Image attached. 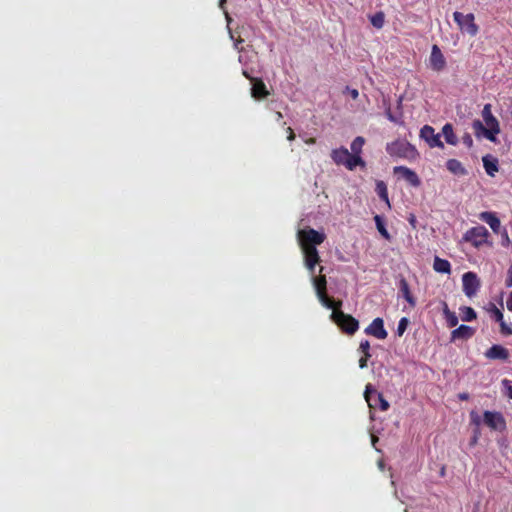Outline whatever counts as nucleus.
Here are the masks:
<instances>
[{
  "label": "nucleus",
  "instance_id": "f257e3e1",
  "mask_svg": "<svg viewBox=\"0 0 512 512\" xmlns=\"http://www.w3.org/2000/svg\"><path fill=\"white\" fill-rule=\"evenodd\" d=\"M482 117L487 128L480 120L473 121V129L476 135L483 134L488 140L495 142L496 135L500 133L499 122L492 114L491 104H485L482 110Z\"/></svg>",
  "mask_w": 512,
  "mask_h": 512
},
{
  "label": "nucleus",
  "instance_id": "f03ea898",
  "mask_svg": "<svg viewBox=\"0 0 512 512\" xmlns=\"http://www.w3.org/2000/svg\"><path fill=\"white\" fill-rule=\"evenodd\" d=\"M323 267L319 268V273L323 272ZM312 283L316 291V295L323 306L328 309L340 308L342 305L341 301H334L327 295V280L326 276L320 274L319 276L311 275Z\"/></svg>",
  "mask_w": 512,
  "mask_h": 512
},
{
  "label": "nucleus",
  "instance_id": "7ed1b4c3",
  "mask_svg": "<svg viewBox=\"0 0 512 512\" xmlns=\"http://www.w3.org/2000/svg\"><path fill=\"white\" fill-rule=\"evenodd\" d=\"M386 151L391 157L407 159L413 161L419 157V153L414 145L405 140H395L386 145Z\"/></svg>",
  "mask_w": 512,
  "mask_h": 512
},
{
  "label": "nucleus",
  "instance_id": "20e7f679",
  "mask_svg": "<svg viewBox=\"0 0 512 512\" xmlns=\"http://www.w3.org/2000/svg\"><path fill=\"white\" fill-rule=\"evenodd\" d=\"M331 159L337 165H344L348 170L353 171L357 166H366L362 157L351 156V153L344 146L331 151Z\"/></svg>",
  "mask_w": 512,
  "mask_h": 512
},
{
  "label": "nucleus",
  "instance_id": "39448f33",
  "mask_svg": "<svg viewBox=\"0 0 512 512\" xmlns=\"http://www.w3.org/2000/svg\"><path fill=\"white\" fill-rule=\"evenodd\" d=\"M490 233L487 228L483 225H477L468 229L463 234V241L470 243L475 248H480L483 245L491 246L492 243L489 242Z\"/></svg>",
  "mask_w": 512,
  "mask_h": 512
},
{
  "label": "nucleus",
  "instance_id": "423d86ee",
  "mask_svg": "<svg viewBox=\"0 0 512 512\" xmlns=\"http://www.w3.org/2000/svg\"><path fill=\"white\" fill-rule=\"evenodd\" d=\"M332 318L341 330L348 335H353L359 328L358 320L339 310V308L333 309Z\"/></svg>",
  "mask_w": 512,
  "mask_h": 512
},
{
  "label": "nucleus",
  "instance_id": "0eeeda50",
  "mask_svg": "<svg viewBox=\"0 0 512 512\" xmlns=\"http://www.w3.org/2000/svg\"><path fill=\"white\" fill-rule=\"evenodd\" d=\"M453 19L462 32H465L472 37L477 35L479 27L475 23L474 14L468 13L464 15L463 13L456 11L453 13Z\"/></svg>",
  "mask_w": 512,
  "mask_h": 512
},
{
  "label": "nucleus",
  "instance_id": "6e6552de",
  "mask_svg": "<svg viewBox=\"0 0 512 512\" xmlns=\"http://www.w3.org/2000/svg\"><path fill=\"white\" fill-rule=\"evenodd\" d=\"M364 398L370 409L379 408L381 411H387L390 407L382 393H378L371 384L366 385Z\"/></svg>",
  "mask_w": 512,
  "mask_h": 512
},
{
  "label": "nucleus",
  "instance_id": "1a4fd4ad",
  "mask_svg": "<svg viewBox=\"0 0 512 512\" xmlns=\"http://www.w3.org/2000/svg\"><path fill=\"white\" fill-rule=\"evenodd\" d=\"M298 238L301 248L307 246L316 247L324 242L326 236L322 232H318L313 228L303 229L298 232Z\"/></svg>",
  "mask_w": 512,
  "mask_h": 512
},
{
  "label": "nucleus",
  "instance_id": "9d476101",
  "mask_svg": "<svg viewBox=\"0 0 512 512\" xmlns=\"http://www.w3.org/2000/svg\"><path fill=\"white\" fill-rule=\"evenodd\" d=\"M462 285L464 294L471 298L477 294L480 288V280L476 273L469 271L463 274Z\"/></svg>",
  "mask_w": 512,
  "mask_h": 512
},
{
  "label": "nucleus",
  "instance_id": "9b49d317",
  "mask_svg": "<svg viewBox=\"0 0 512 512\" xmlns=\"http://www.w3.org/2000/svg\"><path fill=\"white\" fill-rule=\"evenodd\" d=\"M420 138L423 139L430 148H444V144L440 139V134H436L430 125H424L420 130Z\"/></svg>",
  "mask_w": 512,
  "mask_h": 512
},
{
  "label": "nucleus",
  "instance_id": "f8f14e48",
  "mask_svg": "<svg viewBox=\"0 0 512 512\" xmlns=\"http://www.w3.org/2000/svg\"><path fill=\"white\" fill-rule=\"evenodd\" d=\"M304 254V263L306 268L308 269L310 275L315 274L316 265L320 262V256L316 247L307 246L301 248Z\"/></svg>",
  "mask_w": 512,
  "mask_h": 512
},
{
  "label": "nucleus",
  "instance_id": "ddd939ff",
  "mask_svg": "<svg viewBox=\"0 0 512 512\" xmlns=\"http://www.w3.org/2000/svg\"><path fill=\"white\" fill-rule=\"evenodd\" d=\"M487 311L490 313L491 318L499 323L500 332L502 335H512V324H507L504 321L503 312L499 308H497L495 304L490 303Z\"/></svg>",
  "mask_w": 512,
  "mask_h": 512
},
{
  "label": "nucleus",
  "instance_id": "4468645a",
  "mask_svg": "<svg viewBox=\"0 0 512 512\" xmlns=\"http://www.w3.org/2000/svg\"><path fill=\"white\" fill-rule=\"evenodd\" d=\"M243 75L252 82L251 95L255 99H264L269 95V91L262 79L251 77L247 71Z\"/></svg>",
  "mask_w": 512,
  "mask_h": 512
},
{
  "label": "nucleus",
  "instance_id": "2eb2a0df",
  "mask_svg": "<svg viewBox=\"0 0 512 512\" xmlns=\"http://www.w3.org/2000/svg\"><path fill=\"white\" fill-rule=\"evenodd\" d=\"M429 65L430 68L435 72H440L446 67V59L436 44L432 46L431 54L429 57Z\"/></svg>",
  "mask_w": 512,
  "mask_h": 512
},
{
  "label": "nucleus",
  "instance_id": "dca6fc26",
  "mask_svg": "<svg viewBox=\"0 0 512 512\" xmlns=\"http://www.w3.org/2000/svg\"><path fill=\"white\" fill-rule=\"evenodd\" d=\"M364 332L367 335L374 336L380 340L386 339L388 336V333L384 328V321L380 317L375 318L371 324L365 328Z\"/></svg>",
  "mask_w": 512,
  "mask_h": 512
},
{
  "label": "nucleus",
  "instance_id": "f3484780",
  "mask_svg": "<svg viewBox=\"0 0 512 512\" xmlns=\"http://www.w3.org/2000/svg\"><path fill=\"white\" fill-rule=\"evenodd\" d=\"M483 421L485 425L493 430H502L505 428V420L498 412L485 411Z\"/></svg>",
  "mask_w": 512,
  "mask_h": 512
},
{
  "label": "nucleus",
  "instance_id": "a211bd4d",
  "mask_svg": "<svg viewBox=\"0 0 512 512\" xmlns=\"http://www.w3.org/2000/svg\"><path fill=\"white\" fill-rule=\"evenodd\" d=\"M393 172L396 175H400L413 187H418L421 184L420 178L416 172L406 166H396L393 168Z\"/></svg>",
  "mask_w": 512,
  "mask_h": 512
},
{
  "label": "nucleus",
  "instance_id": "6ab92c4d",
  "mask_svg": "<svg viewBox=\"0 0 512 512\" xmlns=\"http://www.w3.org/2000/svg\"><path fill=\"white\" fill-rule=\"evenodd\" d=\"M485 356L488 359L505 361L509 358V351L501 345L494 344L485 352Z\"/></svg>",
  "mask_w": 512,
  "mask_h": 512
},
{
  "label": "nucleus",
  "instance_id": "aec40b11",
  "mask_svg": "<svg viewBox=\"0 0 512 512\" xmlns=\"http://www.w3.org/2000/svg\"><path fill=\"white\" fill-rule=\"evenodd\" d=\"M398 289L402 297L408 302L409 306L414 308L416 306V298L411 293L407 280L402 276L398 281Z\"/></svg>",
  "mask_w": 512,
  "mask_h": 512
},
{
  "label": "nucleus",
  "instance_id": "412c9836",
  "mask_svg": "<svg viewBox=\"0 0 512 512\" xmlns=\"http://www.w3.org/2000/svg\"><path fill=\"white\" fill-rule=\"evenodd\" d=\"M479 218L487 223L494 233L498 234L502 231L501 222L494 212H482L480 213Z\"/></svg>",
  "mask_w": 512,
  "mask_h": 512
},
{
  "label": "nucleus",
  "instance_id": "4be33fe9",
  "mask_svg": "<svg viewBox=\"0 0 512 512\" xmlns=\"http://www.w3.org/2000/svg\"><path fill=\"white\" fill-rule=\"evenodd\" d=\"M475 333V330L467 325H460L458 328L451 332V341L468 340Z\"/></svg>",
  "mask_w": 512,
  "mask_h": 512
},
{
  "label": "nucleus",
  "instance_id": "5701e85b",
  "mask_svg": "<svg viewBox=\"0 0 512 512\" xmlns=\"http://www.w3.org/2000/svg\"><path fill=\"white\" fill-rule=\"evenodd\" d=\"M482 161L486 173L493 177L498 171V160L490 155H486L482 158Z\"/></svg>",
  "mask_w": 512,
  "mask_h": 512
},
{
  "label": "nucleus",
  "instance_id": "b1692460",
  "mask_svg": "<svg viewBox=\"0 0 512 512\" xmlns=\"http://www.w3.org/2000/svg\"><path fill=\"white\" fill-rule=\"evenodd\" d=\"M446 168L454 175L464 176L467 174V170L457 159H449L446 162Z\"/></svg>",
  "mask_w": 512,
  "mask_h": 512
},
{
  "label": "nucleus",
  "instance_id": "393cba45",
  "mask_svg": "<svg viewBox=\"0 0 512 512\" xmlns=\"http://www.w3.org/2000/svg\"><path fill=\"white\" fill-rule=\"evenodd\" d=\"M433 269L438 273L450 274L451 264L448 260L435 256L433 261Z\"/></svg>",
  "mask_w": 512,
  "mask_h": 512
},
{
  "label": "nucleus",
  "instance_id": "a878e982",
  "mask_svg": "<svg viewBox=\"0 0 512 512\" xmlns=\"http://www.w3.org/2000/svg\"><path fill=\"white\" fill-rule=\"evenodd\" d=\"M442 135L444 136L445 141L450 145H457L458 138L454 133L453 125L451 123H446L442 127Z\"/></svg>",
  "mask_w": 512,
  "mask_h": 512
},
{
  "label": "nucleus",
  "instance_id": "bb28decb",
  "mask_svg": "<svg viewBox=\"0 0 512 512\" xmlns=\"http://www.w3.org/2000/svg\"><path fill=\"white\" fill-rule=\"evenodd\" d=\"M375 192L377 193L379 198L382 201H384L387 204V206L390 208V201H389V197H388V189H387V185L385 184L384 181H382V180H377L376 181Z\"/></svg>",
  "mask_w": 512,
  "mask_h": 512
},
{
  "label": "nucleus",
  "instance_id": "cd10ccee",
  "mask_svg": "<svg viewBox=\"0 0 512 512\" xmlns=\"http://www.w3.org/2000/svg\"><path fill=\"white\" fill-rule=\"evenodd\" d=\"M365 144V138L362 136H357L351 143V156L361 157L362 149Z\"/></svg>",
  "mask_w": 512,
  "mask_h": 512
},
{
  "label": "nucleus",
  "instance_id": "c85d7f7f",
  "mask_svg": "<svg viewBox=\"0 0 512 512\" xmlns=\"http://www.w3.org/2000/svg\"><path fill=\"white\" fill-rule=\"evenodd\" d=\"M461 311V319L463 321L469 322L476 319L477 315L473 308L464 306L460 308Z\"/></svg>",
  "mask_w": 512,
  "mask_h": 512
},
{
  "label": "nucleus",
  "instance_id": "c756f323",
  "mask_svg": "<svg viewBox=\"0 0 512 512\" xmlns=\"http://www.w3.org/2000/svg\"><path fill=\"white\" fill-rule=\"evenodd\" d=\"M370 22L375 28H382L385 23V15L383 12H376L374 15L370 17Z\"/></svg>",
  "mask_w": 512,
  "mask_h": 512
},
{
  "label": "nucleus",
  "instance_id": "7c9ffc66",
  "mask_svg": "<svg viewBox=\"0 0 512 512\" xmlns=\"http://www.w3.org/2000/svg\"><path fill=\"white\" fill-rule=\"evenodd\" d=\"M374 220H375L376 227H377V229H378L379 233H380V234H381L385 239L389 240V239H390V234H389V232L387 231V229L385 228V225H384V223H383V220H382L381 216L376 215V216L374 217Z\"/></svg>",
  "mask_w": 512,
  "mask_h": 512
},
{
  "label": "nucleus",
  "instance_id": "2f4dec72",
  "mask_svg": "<svg viewBox=\"0 0 512 512\" xmlns=\"http://www.w3.org/2000/svg\"><path fill=\"white\" fill-rule=\"evenodd\" d=\"M409 324V320L406 317H402L397 326V335L402 336L404 332L406 331Z\"/></svg>",
  "mask_w": 512,
  "mask_h": 512
},
{
  "label": "nucleus",
  "instance_id": "473e14b6",
  "mask_svg": "<svg viewBox=\"0 0 512 512\" xmlns=\"http://www.w3.org/2000/svg\"><path fill=\"white\" fill-rule=\"evenodd\" d=\"M448 327H455L458 324V317L455 312H451L445 316Z\"/></svg>",
  "mask_w": 512,
  "mask_h": 512
},
{
  "label": "nucleus",
  "instance_id": "72a5a7b5",
  "mask_svg": "<svg viewBox=\"0 0 512 512\" xmlns=\"http://www.w3.org/2000/svg\"><path fill=\"white\" fill-rule=\"evenodd\" d=\"M359 350L364 354L366 355V357H371V354H370V343L368 340H363L361 341L360 345H359Z\"/></svg>",
  "mask_w": 512,
  "mask_h": 512
},
{
  "label": "nucleus",
  "instance_id": "f704fd0d",
  "mask_svg": "<svg viewBox=\"0 0 512 512\" xmlns=\"http://www.w3.org/2000/svg\"><path fill=\"white\" fill-rule=\"evenodd\" d=\"M500 234H501V238H502V241H501L502 246L509 247L512 244V242L509 238L507 230L505 228L502 229Z\"/></svg>",
  "mask_w": 512,
  "mask_h": 512
},
{
  "label": "nucleus",
  "instance_id": "c9c22d12",
  "mask_svg": "<svg viewBox=\"0 0 512 512\" xmlns=\"http://www.w3.org/2000/svg\"><path fill=\"white\" fill-rule=\"evenodd\" d=\"M462 142L467 148H471L473 146V139L469 133H465L462 136Z\"/></svg>",
  "mask_w": 512,
  "mask_h": 512
},
{
  "label": "nucleus",
  "instance_id": "e433bc0d",
  "mask_svg": "<svg viewBox=\"0 0 512 512\" xmlns=\"http://www.w3.org/2000/svg\"><path fill=\"white\" fill-rule=\"evenodd\" d=\"M345 91L348 92L352 99L356 100L359 96V92L357 89L350 88L349 86H346Z\"/></svg>",
  "mask_w": 512,
  "mask_h": 512
},
{
  "label": "nucleus",
  "instance_id": "4c0bfd02",
  "mask_svg": "<svg viewBox=\"0 0 512 512\" xmlns=\"http://www.w3.org/2000/svg\"><path fill=\"white\" fill-rule=\"evenodd\" d=\"M507 274L508 275H507L505 284L507 287H511L512 286V265L509 267Z\"/></svg>",
  "mask_w": 512,
  "mask_h": 512
},
{
  "label": "nucleus",
  "instance_id": "58836bf2",
  "mask_svg": "<svg viewBox=\"0 0 512 512\" xmlns=\"http://www.w3.org/2000/svg\"><path fill=\"white\" fill-rule=\"evenodd\" d=\"M386 114V117L391 121V122H394V123H398V119L392 114L391 112V109L388 108L385 112Z\"/></svg>",
  "mask_w": 512,
  "mask_h": 512
},
{
  "label": "nucleus",
  "instance_id": "ea45409f",
  "mask_svg": "<svg viewBox=\"0 0 512 512\" xmlns=\"http://www.w3.org/2000/svg\"><path fill=\"white\" fill-rule=\"evenodd\" d=\"M370 357H366V355L363 354V356L359 359V367L361 369L367 367V361Z\"/></svg>",
  "mask_w": 512,
  "mask_h": 512
},
{
  "label": "nucleus",
  "instance_id": "a19ab883",
  "mask_svg": "<svg viewBox=\"0 0 512 512\" xmlns=\"http://www.w3.org/2000/svg\"><path fill=\"white\" fill-rule=\"evenodd\" d=\"M287 132H288L287 139L289 141H293L295 139V133H294L293 129L291 127H288Z\"/></svg>",
  "mask_w": 512,
  "mask_h": 512
},
{
  "label": "nucleus",
  "instance_id": "79ce46f5",
  "mask_svg": "<svg viewBox=\"0 0 512 512\" xmlns=\"http://www.w3.org/2000/svg\"><path fill=\"white\" fill-rule=\"evenodd\" d=\"M506 305L507 309L512 312V292L508 295Z\"/></svg>",
  "mask_w": 512,
  "mask_h": 512
},
{
  "label": "nucleus",
  "instance_id": "37998d69",
  "mask_svg": "<svg viewBox=\"0 0 512 512\" xmlns=\"http://www.w3.org/2000/svg\"><path fill=\"white\" fill-rule=\"evenodd\" d=\"M442 305H443V314H444V317H445L446 315H448L452 311L449 310V307H448L446 302H443Z\"/></svg>",
  "mask_w": 512,
  "mask_h": 512
},
{
  "label": "nucleus",
  "instance_id": "c03bdc74",
  "mask_svg": "<svg viewBox=\"0 0 512 512\" xmlns=\"http://www.w3.org/2000/svg\"><path fill=\"white\" fill-rule=\"evenodd\" d=\"M459 397L462 400H467L468 399V395L467 394H460Z\"/></svg>",
  "mask_w": 512,
  "mask_h": 512
},
{
  "label": "nucleus",
  "instance_id": "a18cd8bd",
  "mask_svg": "<svg viewBox=\"0 0 512 512\" xmlns=\"http://www.w3.org/2000/svg\"><path fill=\"white\" fill-rule=\"evenodd\" d=\"M242 42H243V40H242V39H238V40L236 41V43H235V47H236V48H238V44H239V43H242Z\"/></svg>",
  "mask_w": 512,
  "mask_h": 512
},
{
  "label": "nucleus",
  "instance_id": "49530a36",
  "mask_svg": "<svg viewBox=\"0 0 512 512\" xmlns=\"http://www.w3.org/2000/svg\"><path fill=\"white\" fill-rule=\"evenodd\" d=\"M508 396H509V398H511V399H512V387H509V393H508Z\"/></svg>",
  "mask_w": 512,
  "mask_h": 512
},
{
  "label": "nucleus",
  "instance_id": "de8ad7c7",
  "mask_svg": "<svg viewBox=\"0 0 512 512\" xmlns=\"http://www.w3.org/2000/svg\"><path fill=\"white\" fill-rule=\"evenodd\" d=\"M277 118L278 119L282 118V113L281 112H277Z\"/></svg>",
  "mask_w": 512,
  "mask_h": 512
},
{
  "label": "nucleus",
  "instance_id": "09e8293b",
  "mask_svg": "<svg viewBox=\"0 0 512 512\" xmlns=\"http://www.w3.org/2000/svg\"><path fill=\"white\" fill-rule=\"evenodd\" d=\"M307 143H315V139L311 138L309 141H307Z\"/></svg>",
  "mask_w": 512,
  "mask_h": 512
},
{
  "label": "nucleus",
  "instance_id": "8fccbe9b",
  "mask_svg": "<svg viewBox=\"0 0 512 512\" xmlns=\"http://www.w3.org/2000/svg\"><path fill=\"white\" fill-rule=\"evenodd\" d=\"M225 2H226V0H220V6H222L223 3H225Z\"/></svg>",
  "mask_w": 512,
  "mask_h": 512
},
{
  "label": "nucleus",
  "instance_id": "3c124183",
  "mask_svg": "<svg viewBox=\"0 0 512 512\" xmlns=\"http://www.w3.org/2000/svg\"><path fill=\"white\" fill-rule=\"evenodd\" d=\"M444 471H445V469L443 467L442 470H441V475H444Z\"/></svg>",
  "mask_w": 512,
  "mask_h": 512
},
{
  "label": "nucleus",
  "instance_id": "603ef678",
  "mask_svg": "<svg viewBox=\"0 0 512 512\" xmlns=\"http://www.w3.org/2000/svg\"><path fill=\"white\" fill-rule=\"evenodd\" d=\"M414 217L411 218L410 222L413 224L414 223Z\"/></svg>",
  "mask_w": 512,
  "mask_h": 512
}]
</instances>
